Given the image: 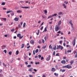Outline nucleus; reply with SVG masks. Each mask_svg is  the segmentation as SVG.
<instances>
[{
    "label": "nucleus",
    "mask_w": 77,
    "mask_h": 77,
    "mask_svg": "<svg viewBox=\"0 0 77 77\" xmlns=\"http://www.w3.org/2000/svg\"><path fill=\"white\" fill-rule=\"evenodd\" d=\"M60 29V26L58 25H56L55 27V32H57Z\"/></svg>",
    "instance_id": "1"
},
{
    "label": "nucleus",
    "mask_w": 77,
    "mask_h": 77,
    "mask_svg": "<svg viewBox=\"0 0 77 77\" xmlns=\"http://www.w3.org/2000/svg\"><path fill=\"white\" fill-rule=\"evenodd\" d=\"M57 50L59 49V50H62L63 49V47L60 45H59V46L57 45Z\"/></svg>",
    "instance_id": "2"
},
{
    "label": "nucleus",
    "mask_w": 77,
    "mask_h": 77,
    "mask_svg": "<svg viewBox=\"0 0 77 77\" xmlns=\"http://www.w3.org/2000/svg\"><path fill=\"white\" fill-rule=\"evenodd\" d=\"M17 37H19V39H22L23 38V36H21V34L19 33L17 35Z\"/></svg>",
    "instance_id": "3"
},
{
    "label": "nucleus",
    "mask_w": 77,
    "mask_h": 77,
    "mask_svg": "<svg viewBox=\"0 0 77 77\" xmlns=\"http://www.w3.org/2000/svg\"><path fill=\"white\" fill-rule=\"evenodd\" d=\"M51 57V56L50 55H49L48 56V57H47L46 58V60H47V61H48V60H50V58Z\"/></svg>",
    "instance_id": "4"
},
{
    "label": "nucleus",
    "mask_w": 77,
    "mask_h": 77,
    "mask_svg": "<svg viewBox=\"0 0 77 77\" xmlns=\"http://www.w3.org/2000/svg\"><path fill=\"white\" fill-rule=\"evenodd\" d=\"M59 15H63V13L62 11H60L58 13Z\"/></svg>",
    "instance_id": "5"
},
{
    "label": "nucleus",
    "mask_w": 77,
    "mask_h": 77,
    "mask_svg": "<svg viewBox=\"0 0 77 77\" xmlns=\"http://www.w3.org/2000/svg\"><path fill=\"white\" fill-rule=\"evenodd\" d=\"M30 43L31 44H35V42L33 40H32L30 41Z\"/></svg>",
    "instance_id": "6"
},
{
    "label": "nucleus",
    "mask_w": 77,
    "mask_h": 77,
    "mask_svg": "<svg viewBox=\"0 0 77 77\" xmlns=\"http://www.w3.org/2000/svg\"><path fill=\"white\" fill-rule=\"evenodd\" d=\"M61 63H62V64H65L66 63V61L65 60H63L61 61Z\"/></svg>",
    "instance_id": "7"
},
{
    "label": "nucleus",
    "mask_w": 77,
    "mask_h": 77,
    "mask_svg": "<svg viewBox=\"0 0 77 77\" xmlns=\"http://www.w3.org/2000/svg\"><path fill=\"white\" fill-rule=\"evenodd\" d=\"M72 44L74 46H75V40L74 39V40L72 42Z\"/></svg>",
    "instance_id": "8"
},
{
    "label": "nucleus",
    "mask_w": 77,
    "mask_h": 77,
    "mask_svg": "<svg viewBox=\"0 0 77 77\" xmlns=\"http://www.w3.org/2000/svg\"><path fill=\"white\" fill-rule=\"evenodd\" d=\"M55 71H56V70H55V68L53 67L51 69V71L52 72H54Z\"/></svg>",
    "instance_id": "9"
},
{
    "label": "nucleus",
    "mask_w": 77,
    "mask_h": 77,
    "mask_svg": "<svg viewBox=\"0 0 77 77\" xmlns=\"http://www.w3.org/2000/svg\"><path fill=\"white\" fill-rule=\"evenodd\" d=\"M21 8H23L24 9H28V8H29V7H27V6H25V7H21Z\"/></svg>",
    "instance_id": "10"
},
{
    "label": "nucleus",
    "mask_w": 77,
    "mask_h": 77,
    "mask_svg": "<svg viewBox=\"0 0 77 77\" xmlns=\"http://www.w3.org/2000/svg\"><path fill=\"white\" fill-rule=\"evenodd\" d=\"M19 20V18L17 17H15L14 19V21H18Z\"/></svg>",
    "instance_id": "11"
},
{
    "label": "nucleus",
    "mask_w": 77,
    "mask_h": 77,
    "mask_svg": "<svg viewBox=\"0 0 77 77\" xmlns=\"http://www.w3.org/2000/svg\"><path fill=\"white\" fill-rule=\"evenodd\" d=\"M60 71L61 72H65V71H66V70H65V69H60Z\"/></svg>",
    "instance_id": "12"
},
{
    "label": "nucleus",
    "mask_w": 77,
    "mask_h": 77,
    "mask_svg": "<svg viewBox=\"0 0 77 77\" xmlns=\"http://www.w3.org/2000/svg\"><path fill=\"white\" fill-rule=\"evenodd\" d=\"M17 13L20 14L21 13V12H22V11H21V10H19L17 11Z\"/></svg>",
    "instance_id": "13"
},
{
    "label": "nucleus",
    "mask_w": 77,
    "mask_h": 77,
    "mask_svg": "<svg viewBox=\"0 0 77 77\" xmlns=\"http://www.w3.org/2000/svg\"><path fill=\"white\" fill-rule=\"evenodd\" d=\"M62 23V21L61 20H60L59 21L58 23V24L57 25H58L59 26L60 25V24Z\"/></svg>",
    "instance_id": "14"
},
{
    "label": "nucleus",
    "mask_w": 77,
    "mask_h": 77,
    "mask_svg": "<svg viewBox=\"0 0 77 77\" xmlns=\"http://www.w3.org/2000/svg\"><path fill=\"white\" fill-rule=\"evenodd\" d=\"M69 23L71 26H73V24L72 23V20H70V21L69 22Z\"/></svg>",
    "instance_id": "15"
},
{
    "label": "nucleus",
    "mask_w": 77,
    "mask_h": 77,
    "mask_svg": "<svg viewBox=\"0 0 77 77\" xmlns=\"http://www.w3.org/2000/svg\"><path fill=\"white\" fill-rule=\"evenodd\" d=\"M63 6H64V8L65 9H66V5H65V4H63Z\"/></svg>",
    "instance_id": "16"
},
{
    "label": "nucleus",
    "mask_w": 77,
    "mask_h": 77,
    "mask_svg": "<svg viewBox=\"0 0 77 77\" xmlns=\"http://www.w3.org/2000/svg\"><path fill=\"white\" fill-rule=\"evenodd\" d=\"M54 74L56 77H58V75H59V74L58 73H54Z\"/></svg>",
    "instance_id": "17"
},
{
    "label": "nucleus",
    "mask_w": 77,
    "mask_h": 77,
    "mask_svg": "<svg viewBox=\"0 0 77 77\" xmlns=\"http://www.w3.org/2000/svg\"><path fill=\"white\" fill-rule=\"evenodd\" d=\"M68 65H66L64 66H63V68H68Z\"/></svg>",
    "instance_id": "18"
},
{
    "label": "nucleus",
    "mask_w": 77,
    "mask_h": 77,
    "mask_svg": "<svg viewBox=\"0 0 77 77\" xmlns=\"http://www.w3.org/2000/svg\"><path fill=\"white\" fill-rule=\"evenodd\" d=\"M72 68V66L70 65H68V69H70V68Z\"/></svg>",
    "instance_id": "19"
},
{
    "label": "nucleus",
    "mask_w": 77,
    "mask_h": 77,
    "mask_svg": "<svg viewBox=\"0 0 77 77\" xmlns=\"http://www.w3.org/2000/svg\"><path fill=\"white\" fill-rule=\"evenodd\" d=\"M24 47V44H22L21 45V48H23Z\"/></svg>",
    "instance_id": "20"
},
{
    "label": "nucleus",
    "mask_w": 77,
    "mask_h": 77,
    "mask_svg": "<svg viewBox=\"0 0 77 77\" xmlns=\"http://www.w3.org/2000/svg\"><path fill=\"white\" fill-rule=\"evenodd\" d=\"M11 12H12V11H8L6 13L7 14H9V13H11Z\"/></svg>",
    "instance_id": "21"
},
{
    "label": "nucleus",
    "mask_w": 77,
    "mask_h": 77,
    "mask_svg": "<svg viewBox=\"0 0 77 77\" xmlns=\"http://www.w3.org/2000/svg\"><path fill=\"white\" fill-rule=\"evenodd\" d=\"M33 69V68H30L29 69L28 71H30L31 72H32V69Z\"/></svg>",
    "instance_id": "22"
},
{
    "label": "nucleus",
    "mask_w": 77,
    "mask_h": 77,
    "mask_svg": "<svg viewBox=\"0 0 77 77\" xmlns=\"http://www.w3.org/2000/svg\"><path fill=\"white\" fill-rule=\"evenodd\" d=\"M72 26V31H74V26L73 25L71 26Z\"/></svg>",
    "instance_id": "23"
},
{
    "label": "nucleus",
    "mask_w": 77,
    "mask_h": 77,
    "mask_svg": "<svg viewBox=\"0 0 77 77\" xmlns=\"http://www.w3.org/2000/svg\"><path fill=\"white\" fill-rule=\"evenodd\" d=\"M57 15V14H53L52 15V17H56Z\"/></svg>",
    "instance_id": "24"
},
{
    "label": "nucleus",
    "mask_w": 77,
    "mask_h": 77,
    "mask_svg": "<svg viewBox=\"0 0 77 77\" xmlns=\"http://www.w3.org/2000/svg\"><path fill=\"white\" fill-rule=\"evenodd\" d=\"M39 30H38L37 33H36V35H39Z\"/></svg>",
    "instance_id": "25"
},
{
    "label": "nucleus",
    "mask_w": 77,
    "mask_h": 77,
    "mask_svg": "<svg viewBox=\"0 0 77 77\" xmlns=\"http://www.w3.org/2000/svg\"><path fill=\"white\" fill-rule=\"evenodd\" d=\"M6 47V45H4V46H2V49H4V48H5V47Z\"/></svg>",
    "instance_id": "26"
},
{
    "label": "nucleus",
    "mask_w": 77,
    "mask_h": 77,
    "mask_svg": "<svg viewBox=\"0 0 77 77\" xmlns=\"http://www.w3.org/2000/svg\"><path fill=\"white\" fill-rule=\"evenodd\" d=\"M43 12H45V15H46V14H47V10L44 11Z\"/></svg>",
    "instance_id": "27"
},
{
    "label": "nucleus",
    "mask_w": 77,
    "mask_h": 77,
    "mask_svg": "<svg viewBox=\"0 0 77 77\" xmlns=\"http://www.w3.org/2000/svg\"><path fill=\"white\" fill-rule=\"evenodd\" d=\"M70 65H72V64L73 63H74V62H73V60H72L70 62Z\"/></svg>",
    "instance_id": "28"
},
{
    "label": "nucleus",
    "mask_w": 77,
    "mask_h": 77,
    "mask_svg": "<svg viewBox=\"0 0 77 77\" xmlns=\"http://www.w3.org/2000/svg\"><path fill=\"white\" fill-rule=\"evenodd\" d=\"M26 24L25 23H24L23 24V27H26Z\"/></svg>",
    "instance_id": "29"
},
{
    "label": "nucleus",
    "mask_w": 77,
    "mask_h": 77,
    "mask_svg": "<svg viewBox=\"0 0 77 77\" xmlns=\"http://www.w3.org/2000/svg\"><path fill=\"white\" fill-rule=\"evenodd\" d=\"M16 55H18L19 54V51H17L16 52Z\"/></svg>",
    "instance_id": "30"
},
{
    "label": "nucleus",
    "mask_w": 77,
    "mask_h": 77,
    "mask_svg": "<svg viewBox=\"0 0 77 77\" xmlns=\"http://www.w3.org/2000/svg\"><path fill=\"white\" fill-rule=\"evenodd\" d=\"M2 20H3L4 21H6V18H2Z\"/></svg>",
    "instance_id": "31"
},
{
    "label": "nucleus",
    "mask_w": 77,
    "mask_h": 77,
    "mask_svg": "<svg viewBox=\"0 0 77 77\" xmlns=\"http://www.w3.org/2000/svg\"><path fill=\"white\" fill-rule=\"evenodd\" d=\"M38 49H36L35 51V53H37L38 52Z\"/></svg>",
    "instance_id": "32"
},
{
    "label": "nucleus",
    "mask_w": 77,
    "mask_h": 77,
    "mask_svg": "<svg viewBox=\"0 0 77 77\" xmlns=\"http://www.w3.org/2000/svg\"><path fill=\"white\" fill-rule=\"evenodd\" d=\"M52 17H53L52 15L51 16H50L48 17V19H49V18H52Z\"/></svg>",
    "instance_id": "33"
},
{
    "label": "nucleus",
    "mask_w": 77,
    "mask_h": 77,
    "mask_svg": "<svg viewBox=\"0 0 77 77\" xmlns=\"http://www.w3.org/2000/svg\"><path fill=\"white\" fill-rule=\"evenodd\" d=\"M31 66V65L30 64L28 65L27 66V67H28V68H30Z\"/></svg>",
    "instance_id": "34"
},
{
    "label": "nucleus",
    "mask_w": 77,
    "mask_h": 77,
    "mask_svg": "<svg viewBox=\"0 0 77 77\" xmlns=\"http://www.w3.org/2000/svg\"><path fill=\"white\" fill-rule=\"evenodd\" d=\"M47 32V28L45 27V29L43 31V32Z\"/></svg>",
    "instance_id": "35"
},
{
    "label": "nucleus",
    "mask_w": 77,
    "mask_h": 77,
    "mask_svg": "<svg viewBox=\"0 0 77 77\" xmlns=\"http://www.w3.org/2000/svg\"><path fill=\"white\" fill-rule=\"evenodd\" d=\"M53 49L54 50H56V49H57V48H56V45H55V47Z\"/></svg>",
    "instance_id": "36"
},
{
    "label": "nucleus",
    "mask_w": 77,
    "mask_h": 77,
    "mask_svg": "<svg viewBox=\"0 0 77 77\" xmlns=\"http://www.w3.org/2000/svg\"><path fill=\"white\" fill-rule=\"evenodd\" d=\"M38 56L39 59H41V55H38Z\"/></svg>",
    "instance_id": "37"
},
{
    "label": "nucleus",
    "mask_w": 77,
    "mask_h": 77,
    "mask_svg": "<svg viewBox=\"0 0 77 77\" xmlns=\"http://www.w3.org/2000/svg\"><path fill=\"white\" fill-rule=\"evenodd\" d=\"M2 5H5V2H2Z\"/></svg>",
    "instance_id": "38"
},
{
    "label": "nucleus",
    "mask_w": 77,
    "mask_h": 77,
    "mask_svg": "<svg viewBox=\"0 0 77 77\" xmlns=\"http://www.w3.org/2000/svg\"><path fill=\"white\" fill-rule=\"evenodd\" d=\"M67 53H71V50H68L67 51Z\"/></svg>",
    "instance_id": "39"
},
{
    "label": "nucleus",
    "mask_w": 77,
    "mask_h": 77,
    "mask_svg": "<svg viewBox=\"0 0 77 77\" xmlns=\"http://www.w3.org/2000/svg\"><path fill=\"white\" fill-rule=\"evenodd\" d=\"M42 42L43 44H44V42H45V41H44V40L43 39H42Z\"/></svg>",
    "instance_id": "40"
},
{
    "label": "nucleus",
    "mask_w": 77,
    "mask_h": 77,
    "mask_svg": "<svg viewBox=\"0 0 77 77\" xmlns=\"http://www.w3.org/2000/svg\"><path fill=\"white\" fill-rule=\"evenodd\" d=\"M3 52H5V54H6V53H7V51H6V50H4L3 51Z\"/></svg>",
    "instance_id": "41"
},
{
    "label": "nucleus",
    "mask_w": 77,
    "mask_h": 77,
    "mask_svg": "<svg viewBox=\"0 0 77 77\" xmlns=\"http://www.w3.org/2000/svg\"><path fill=\"white\" fill-rule=\"evenodd\" d=\"M12 12H13V13H11V16H13V15H14V12L12 11Z\"/></svg>",
    "instance_id": "42"
},
{
    "label": "nucleus",
    "mask_w": 77,
    "mask_h": 77,
    "mask_svg": "<svg viewBox=\"0 0 77 77\" xmlns=\"http://www.w3.org/2000/svg\"><path fill=\"white\" fill-rule=\"evenodd\" d=\"M56 56H59V53H58L56 55Z\"/></svg>",
    "instance_id": "43"
},
{
    "label": "nucleus",
    "mask_w": 77,
    "mask_h": 77,
    "mask_svg": "<svg viewBox=\"0 0 77 77\" xmlns=\"http://www.w3.org/2000/svg\"><path fill=\"white\" fill-rule=\"evenodd\" d=\"M38 43L39 44H41V43H42V42L41 40H39L38 42Z\"/></svg>",
    "instance_id": "44"
},
{
    "label": "nucleus",
    "mask_w": 77,
    "mask_h": 77,
    "mask_svg": "<svg viewBox=\"0 0 77 77\" xmlns=\"http://www.w3.org/2000/svg\"><path fill=\"white\" fill-rule=\"evenodd\" d=\"M35 64L36 65H37V64H39V62H38L37 63V62H36L35 63Z\"/></svg>",
    "instance_id": "45"
},
{
    "label": "nucleus",
    "mask_w": 77,
    "mask_h": 77,
    "mask_svg": "<svg viewBox=\"0 0 77 77\" xmlns=\"http://www.w3.org/2000/svg\"><path fill=\"white\" fill-rule=\"evenodd\" d=\"M42 48H44V49H45V48H46V46H43L42 47Z\"/></svg>",
    "instance_id": "46"
},
{
    "label": "nucleus",
    "mask_w": 77,
    "mask_h": 77,
    "mask_svg": "<svg viewBox=\"0 0 77 77\" xmlns=\"http://www.w3.org/2000/svg\"><path fill=\"white\" fill-rule=\"evenodd\" d=\"M49 48H50L51 49H52V46H51V45H49Z\"/></svg>",
    "instance_id": "47"
},
{
    "label": "nucleus",
    "mask_w": 77,
    "mask_h": 77,
    "mask_svg": "<svg viewBox=\"0 0 77 77\" xmlns=\"http://www.w3.org/2000/svg\"><path fill=\"white\" fill-rule=\"evenodd\" d=\"M56 53V52H55V51H54V52H53V55H54V56H55V54Z\"/></svg>",
    "instance_id": "48"
},
{
    "label": "nucleus",
    "mask_w": 77,
    "mask_h": 77,
    "mask_svg": "<svg viewBox=\"0 0 77 77\" xmlns=\"http://www.w3.org/2000/svg\"><path fill=\"white\" fill-rule=\"evenodd\" d=\"M43 28H44V27L43 26H42L40 28L41 30H42V29H43Z\"/></svg>",
    "instance_id": "49"
},
{
    "label": "nucleus",
    "mask_w": 77,
    "mask_h": 77,
    "mask_svg": "<svg viewBox=\"0 0 77 77\" xmlns=\"http://www.w3.org/2000/svg\"><path fill=\"white\" fill-rule=\"evenodd\" d=\"M11 32H14V31H15V29H13L11 30Z\"/></svg>",
    "instance_id": "50"
},
{
    "label": "nucleus",
    "mask_w": 77,
    "mask_h": 77,
    "mask_svg": "<svg viewBox=\"0 0 77 77\" xmlns=\"http://www.w3.org/2000/svg\"><path fill=\"white\" fill-rule=\"evenodd\" d=\"M9 55H11V54H12V52H9Z\"/></svg>",
    "instance_id": "51"
},
{
    "label": "nucleus",
    "mask_w": 77,
    "mask_h": 77,
    "mask_svg": "<svg viewBox=\"0 0 77 77\" xmlns=\"http://www.w3.org/2000/svg\"><path fill=\"white\" fill-rule=\"evenodd\" d=\"M33 54L35 55V50H33Z\"/></svg>",
    "instance_id": "52"
},
{
    "label": "nucleus",
    "mask_w": 77,
    "mask_h": 77,
    "mask_svg": "<svg viewBox=\"0 0 77 77\" xmlns=\"http://www.w3.org/2000/svg\"><path fill=\"white\" fill-rule=\"evenodd\" d=\"M60 44H61L62 43V41L61 40L60 41Z\"/></svg>",
    "instance_id": "53"
},
{
    "label": "nucleus",
    "mask_w": 77,
    "mask_h": 77,
    "mask_svg": "<svg viewBox=\"0 0 77 77\" xmlns=\"http://www.w3.org/2000/svg\"><path fill=\"white\" fill-rule=\"evenodd\" d=\"M43 59H44V57H42L41 58V60H43Z\"/></svg>",
    "instance_id": "54"
},
{
    "label": "nucleus",
    "mask_w": 77,
    "mask_h": 77,
    "mask_svg": "<svg viewBox=\"0 0 77 77\" xmlns=\"http://www.w3.org/2000/svg\"><path fill=\"white\" fill-rule=\"evenodd\" d=\"M55 68H56V69H57L58 68V66H57V65H56L55 66Z\"/></svg>",
    "instance_id": "55"
},
{
    "label": "nucleus",
    "mask_w": 77,
    "mask_h": 77,
    "mask_svg": "<svg viewBox=\"0 0 77 77\" xmlns=\"http://www.w3.org/2000/svg\"><path fill=\"white\" fill-rule=\"evenodd\" d=\"M33 70L34 71H35V72H36V71H37V70H36V69H33Z\"/></svg>",
    "instance_id": "56"
},
{
    "label": "nucleus",
    "mask_w": 77,
    "mask_h": 77,
    "mask_svg": "<svg viewBox=\"0 0 77 77\" xmlns=\"http://www.w3.org/2000/svg\"><path fill=\"white\" fill-rule=\"evenodd\" d=\"M3 74H0V77H3Z\"/></svg>",
    "instance_id": "57"
},
{
    "label": "nucleus",
    "mask_w": 77,
    "mask_h": 77,
    "mask_svg": "<svg viewBox=\"0 0 77 77\" xmlns=\"http://www.w3.org/2000/svg\"><path fill=\"white\" fill-rule=\"evenodd\" d=\"M24 2L23 1H20V2L21 3H24Z\"/></svg>",
    "instance_id": "58"
},
{
    "label": "nucleus",
    "mask_w": 77,
    "mask_h": 77,
    "mask_svg": "<svg viewBox=\"0 0 77 77\" xmlns=\"http://www.w3.org/2000/svg\"><path fill=\"white\" fill-rule=\"evenodd\" d=\"M75 58H77V54H76L75 55Z\"/></svg>",
    "instance_id": "59"
},
{
    "label": "nucleus",
    "mask_w": 77,
    "mask_h": 77,
    "mask_svg": "<svg viewBox=\"0 0 77 77\" xmlns=\"http://www.w3.org/2000/svg\"><path fill=\"white\" fill-rule=\"evenodd\" d=\"M61 32L60 31H59L57 32V33H60Z\"/></svg>",
    "instance_id": "60"
},
{
    "label": "nucleus",
    "mask_w": 77,
    "mask_h": 77,
    "mask_svg": "<svg viewBox=\"0 0 77 77\" xmlns=\"http://www.w3.org/2000/svg\"><path fill=\"white\" fill-rule=\"evenodd\" d=\"M65 45H66L65 43H63V45L64 47H65Z\"/></svg>",
    "instance_id": "61"
},
{
    "label": "nucleus",
    "mask_w": 77,
    "mask_h": 77,
    "mask_svg": "<svg viewBox=\"0 0 77 77\" xmlns=\"http://www.w3.org/2000/svg\"><path fill=\"white\" fill-rule=\"evenodd\" d=\"M3 72V71H2V69H0V72L1 73L2 72Z\"/></svg>",
    "instance_id": "62"
},
{
    "label": "nucleus",
    "mask_w": 77,
    "mask_h": 77,
    "mask_svg": "<svg viewBox=\"0 0 77 77\" xmlns=\"http://www.w3.org/2000/svg\"><path fill=\"white\" fill-rule=\"evenodd\" d=\"M46 76H45V75H42V77H46Z\"/></svg>",
    "instance_id": "63"
},
{
    "label": "nucleus",
    "mask_w": 77,
    "mask_h": 77,
    "mask_svg": "<svg viewBox=\"0 0 77 77\" xmlns=\"http://www.w3.org/2000/svg\"><path fill=\"white\" fill-rule=\"evenodd\" d=\"M25 64H26V65H28V63H27V62H25Z\"/></svg>",
    "instance_id": "64"
}]
</instances>
